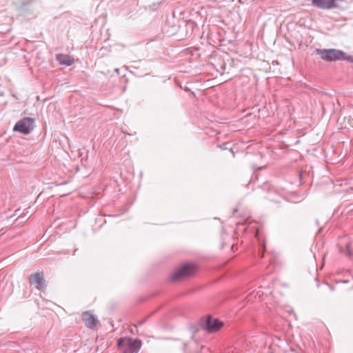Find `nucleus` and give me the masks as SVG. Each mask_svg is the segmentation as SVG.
<instances>
[{"instance_id":"f257e3e1","label":"nucleus","mask_w":353,"mask_h":353,"mask_svg":"<svg viewBox=\"0 0 353 353\" xmlns=\"http://www.w3.org/2000/svg\"><path fill=\"white\" fill-rule=\"evenodd\" d=\"M140 339L130 337H121L117 341V345L121 353H137L141 347Z\"/></svg>"},{"instance_id":"f03ea898","label":"nucleus","mask_w":353,"mask_h":353,"mask_svg":"<svg viewBox=\"0 0 353 353\" xmlns=\"http://www.w3.org/2000/svg\"><path fill=\"white\" fill-rule=\"evenodd\" d=\"M196 270V267L194 264H184L173 272L171 279L176 281L190 276L195 272Z\"/></svg>"},{"instance_id":"7ed1b4c3","label":"nucleus","mask_w":353,"mask_h":353,"mask_svg":"<svg viewBox=\"0 0 353 353\" xmlns=\"http://www.w3.org/2000/svg\"><path fill=\"white\" fill-rule=\"evenodd\" d=\"M317 54H320L321 58L326 61H333L336 60L345 59V53L342 50L336 49L316 50Z\"/></svg>"},{"instance_id":"20e7f679","label":"nucleus","mask_w":353,"mask_h":353,"mask_svg":"<svg viewBox=\"0 0 353 353\" xmlns=\"http://www.w3.org/2000/svg\"><path fill=\"white\" fill-rule=\"evenodd\" d=\"M34 122L33 119L25 117L17 122L13 130L23 134H28L34 128Z\"/></svg>"},{"instance_id":"39448f33","label":"nucleus","mask_w":353,"mask_h":353,"mask_svg":"<svg viewBox=\"0 0 353 353\" xmlns=\"http://www.w3.org/2000/svg\"><path fill=\"white\" fill-rule=\"evenodd\" d=\"M200 324L201 327L208 332H217L223 325V322L217 319H212L210 316L201 320Z\"/></svg>"},{"instance_id":"423d86ee","label":"nucleus","mask_w":353,"mask_h":353,"mask_svg":"<svg viewBox=\"0 0 353 353\" xmlns=\"http://www.w3.org/2000/svg\"><path fill=\"white\" fill-rule=\"evenodd\" d=\"M28 281L30 284L34 285L38 290L44 291L46 288V283L43 271L31 274L28 277Z\"/></svg>"},{"instance_id":"0eeeda50","label":"nucleus","mask_w":353,"mask_h":353,"mask_svg":"<svg viewBox=\"0 0 353 353\" xmlns=\"http://www.w3.org/2000/svg\"><path fill=\"white\" fill-rule=\"evenodd\" d=\"M82 319L85 325L90 329H94L99 323L98 319L89 312H83Z\"/></svg>"},{"instance_id":"6e6552de","label":"nucleus","mask_w":353,"mask_h":353,"mask_svg":"<svg viewBox=\"0 0 353 353\" xmlns=\"http://www.w3.org/2000/svg\"><path fill=\"white\" fill-rule=\"evenodd\" d=\"M312 5L323 9H330L336 6L335 0H312Z\"/></svg>"},{"instance_id":"1a4fd4ad","label":"nucleus","mask_w":353,"mask_h":353,"mask_svg":"<svg viewBox=\"0 0 353 353\" xmlns=\"http://www.w3.org/2000/svg\"><path fill=\"white\" fill-rule=\"evenodd\" d=\"M56 59L61 65H65L68 66H70L74 63V58L68 54H57Z\"/></svg>"},{"instance_id":"9d476101","label":"nucleus","mask_w":353,"mask_h":353,"mask_svg":"<svg viewBox=\"0 0 353 353\" xmlns=\"http://www.w3.org/2000/svg\"><path fill=\"white\" fill-rule=\"evenodd\" d=\"M254 236L258 239V241L260 242L261 245L263 246V253H262V256H263V252L265 250V244L264 240L261 239V236L259 234V231L258 229H256Z\"/></svg>"},{"instance_id":"9b49d317","label":"nucleus","mask_w":353,"mask_h":353,"mask_svg":"<svg viewBox=\"0 0 353 353\" xmlns=\"http://www.w3.org/2000/svg\"><path fill=\"white\" fill-rule=\"evenodd\" d=\"M347 256H351V255H352V252H351V251L350 250L349 245H347Z\"/></svg>"},{"instance_id":"f8f14e48","label":"nucleus","mask_w":353,"mask_h":353,"mask_svg":"<svg viewBox=\"0 0 353 353\" xmlns=\"http://www.w3.org/2000/svg\"><path fill=\"white\" fill-rule=\"evenodd\" d=\"M348 282L347 280H341L338 281L337 283H347Z\"/></svg>"}]
</instances>
